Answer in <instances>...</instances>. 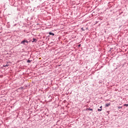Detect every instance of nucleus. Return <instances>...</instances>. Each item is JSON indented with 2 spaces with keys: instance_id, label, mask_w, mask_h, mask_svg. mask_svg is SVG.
Returning a JSON list of instances; mask_svg holds the SVG:
<instances>
[{
  "instance_id": "nucleus-1",
  "label": "nucleus",
  "mask_w": 128,
  "mask_h": 128,
  "mask_svg": "<svg viewBox=\"0 0 128 128\" xmlns=\"http://www.w3.org/2000/svg\"><path fill=\"white\" fill-rule=\"evenodd\" d=\"M25 42L28 43V42L27 40H24V41H22V42H20V44H24Z\"/></svg>"
},
{
  "instance_id": "nucleus-2",
  "label": "nucleus",
  "mask_w": 128,
  "mask_h": 128,
  "mask_svg": "<svg viewBox=\"0 0 128 128\" xmlns=\"http://www.w3.org/2000/svg\"><path fill=\"white\" fill-rule=\"evenodd\" d=\"M110 104H111L110 102V103H108V104H106V108H108V107L109 106H110Z\"/></svg>"
},
{
  "instance_id": "nucleus-3",
  "label": "nucleus",
  "mask_w": 128,
  "mask_h": 128,
  "mask_svg": "<svg viewBox=\"0 0 128 128\" xmlns=\"http://www.w3.org/2000/svg\"><path fill=\"white\" fill-rule=\"evenodd\" d=\"M49 34H50V35L54 36V34L52 32H50Z\"/></svg>"
},
{
  "instance_id": "nucleus-4",
  "label": "nucleus",
  "mask_w": 128,
  "mask_h": 128,
  "mask_svg": "<svg viewBox=\"0 0 128 128\" xmlns=\"http://www.w3.org/2000/svg\"><path fill=\"white\" fill-rule=\"evenodd\" d=\"M33 40L32 42H34L36 41V38H33Z\"/></svg>"
},
{
  "instance_id": "nucleus-5",
  "label": "nucleus",
  "mask_w": 128,
  "mask_h": 128,
  "mask_svg": "<svg viewBox=\"0 0 128 128\" xmlns=\"http://www.w3.org/2000/svg\"><path fill=\"white\" fill-rule=\"evenodd\" d=\"M102 108H100V109H98V112H102Z\"/></svg>"
},
{
  "instance_id": "nucleus-6",
  "label": "nucleus",
  "mask_w": 128,
  "mask_h": 128,
  "mask_svg": "<svg viewBox=\"0 0 128 128\" xmlns=\"http://www.w3.org/2000/svg\"><path fill=\"white\" fill-rule=\"evenodd\" d=\"M88 110H90V111H92V109H91L90 108H88Z\"/></svg>"
},
{
  "instance_id": "nucleus-7",
  "label": "nucleus",
  "mask_w": 128,
  "mask_h": 128,
  "mask_svg": "<svg viewBox=\"0 0 128 128\" xmlns=\"http://www.w3.org/2000/svg\"><path fill=\"white\" fill-rule=\"evenodd\" d=\"M30 62H31L30 60H28V61H27V62H28V63H30Z\"/></svg>"
},
{
  "instance_id": "nucleus-8",
  "label": "nucleus",
  "mask_w": 128,
  "mask_h": 128,
  "mask_svg": "<svg viewBox=\"0 0 128 128\" xmlns=\"http://www.w3.org/2000/svg\"><path fill=\"white\" fill-rule=\"evenodd\" d=\"M124 106H128V104H124Z\"/></svg>"
},
{
  "instance_id": "nucleus-9",
  "label": "nucleus",
  "mask_w": 128,
  "mask_h": 128,
  "mask_svg": "<svg viewBox=\"0 0 128 128\" xmlns=\"http://www.w3.org/2000/svg\"><path fill=\"white\" fill-rule=\"evenodd\" d=\"M122 108V106H118V108Z\"/></svg>"
},
{
  "instance_id": "nucleus-10",
  "label": "nucleus",
  "mask_w": 128,
  "mask_h": 128,
  "mask_svg": "<svg viewBox=\"0 0 128 128\" xmlns=\"http://www.w3.org/2000/svg\"><path fill=\"white\" fill-rule=\"evenodd\" d=\"M4 67H6V66H8V65H6V66H4Z\"/></svg>"
},
{
  "instance_id": "nucleus-11",
  "label": "nucleus",
  "mask_w": 128,
  "mask_h": 128,
  "mask_svg": "<svg viewBox=\"0 0 128 128\" xmlns=\"http://www.w3.org/2000/svg\"><path fill=\"white\" fill-rule=\"evenodd\" d=\"M102 108V106H101L100 107V108Z\"/></svg>"
},
{
  "instance_id": "nucleus-12",
  "label": "nucleus",
  "mask_w": 128,
  "mask_h": 128,
  "mask_svg": "<svg viewBox=\"0 0 128 128\" xmlns=\"http://www.w3.org/2000/svg\"><path fill=\"white\" fill-rule=\"evenodd\" d=\"M80 46V45H78V46Z\"/></svg>"
}]
</instances>
